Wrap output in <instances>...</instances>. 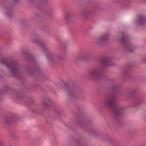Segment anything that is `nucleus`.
<instances>
[{
    "label": "nucleus",
    "mask_w": 146,
    "mask_h": 146,
    "mask_svg": "<svg viewBox=\"0 0 146 146\" xmlns=\"http://www.w3.org/2000/svg\"><path fill=\"white\" fill-rule=\"evenodd\" d=\"M117 96L116 93H112L104 101L105 105L111 109L116 119L119 118L120 116L124 113L125 109L123 106L116 104L118 101Z\"/></svg>",
    "instance_id": "obj_1"
},
{
    "label": "nucleus",
    "mask_w": 146,
    "mask_h": 146,
    "mask_svg": "<svg viewBox=\"0 0 146 146\" xmlns=\"http://www.w3.org/2000/svg\"><path fill=\"white\" fill-rule=\"evenodd\" d=\"M32 36L33 41L38 45L42 50L45 52V55L49 62H55L58 60H63V58L61 55H52L46 52H48L49 50L48 48L46 46V44L44 41L40 40L38 35L35 34L33 35Z\"/></svg>",
    "instance_id": "obj_2"
},
{
    "label": "nucleus",
    "mask_w": 146,
    "mask_h": 146,
    "mask_svg": "<svg viewBox=\"0 0 146 146\" xmlns=\"http://www.w3.org/2000/svg\"><path fill=\"white\" fill-rule=\"evenodd\" d=\"M0 61L2 64L7 67L13 75L17 77L20 66L16 62L10 59H1Z\"/></svg>",
    "instance_id": "obj_3"
},
{
    "label": "nucleus",
    "mask_w": 146,
    "mask_h": 146,
    "mask_svg": "<svg viewBox=\"0 0 146 146\" xmlns=\"http://www.w3.org/2000/svg\"><path fill=\"white\" fill-rule=\"evenodd\" d=\"M121 38L119 36L118 38L119 39V41L121 46L125 50L126 53H132L134 52V50L131 49L133 47V45L129 41V36L125 34V33L122 32L121 33Z\"/></svg>",
    "instance_id": "obj_4"
},
{
    "label": "nucleus",
    "mask_w": 146,
    "mask_h": 146,
    "mask_svg": "<svg viewBox=\"0 0 146 146\" xmlns=\"http://www.w3.org/2000/svg\"><path fill=\"white\" fill-rule=\"evenodd\" d=\"M103 67L101 65L95 66L89 71L88 74L91 78L94 79H98L101 77Z\"/></svg>",
    "instance_id": "obj_5"
},
{
    "label": "nucleus",
    "mask_w": 146,
    "mask_h": 146,
    "mask_svg": "<svg viewBox=\"0 0 146 146\" xmlns=\"http://www.w3.org/2000/svg\"><path fill=\"white\" fill-rule=\"evenodd\" d=\"M64 90L69 96L71 98H76V97L77 88L75 87L70 86L67 82L64 84Z\"/></svg>",
    "instance_id": "obj_6"
},
{
    "label": "nucleus",
    "mask_w": 146,
    "mask_h": 146,
    "mask_svg": "<svg viewBox=\"0 0 146 146\" xmlns=\"http://www.w3.org/2000/svg\"><path fill=\"white\" fill-rule=\"evenodd\" d=\"M108 36V34L106 33L97 38L95 40L96 44L99 46H102L105 44Z\"/></svg>",
    "instance_id": "obj_7"
},
{
    "label": "nucleus",
    "mask_w": 146,
    "mask_h": 146,
    "mask_svg": "<svg viewBox=\"0 0 146 146\" xmlns=\"http://www.w3.org/2000/svg\"><path fill=\"white\" fill-rule=\"evenodd\" d=\"M19 119V117L17 115L13 114L8 117H5L3 121V122L6 125H9L16 122Z\"/></svg>",
    "instance_id": "obj_8"
},
{
    "label": "nucleus",
    "mask_w": 146,
    "mask_h": 146,
    "mask_svg": "<svg viewBox=\"0 0 146 146\" xmlns=\"http://www.w3.org/2000/svg\"><path fill=\"white\" fill-rule=\"evenodd\" d=\"M100 63L104 66L112 65L111 59L108 57H105L100 58L99 60Z\"/></svg>",
    "instance_id": "obj_9"
},
{
    "label": "nucleus",
    "mask_w": 146,
    "mask_h": 146,
    "mask_svg": "<svg viewBox=\"0 0 146 146\" xmlns=\"http://www.w3.org/2000/svg\"><path fill=\"white\" fill-rule=\"evenodd\" d=\"M37 10L40 12L42 14L46 15L49 16L53 15L54 14L53 10L51 9H49L45 11H43L42 10L40 6H37L36 7Z\"/></svg>",
    "instance_id": "obj_10"
},
{
    "label": "nucleus",
    "mask_w": 146,
    "mask_h": 146,
    "mask_svg": "<svg viewBox=\"0 0 146 146\" xmlns=\"http://www.w3.org/2000/svg\"><path fill=\"white\" fill-rule=\"evenodd\" d=\"M51 100L48 98H45L43 99L42 100L41 107L43 109L48 107L52 104Z\"/></svg>",
    "instance_id": "obj_11"
},
{
    "label": "nucleus",
    "mask_w": 146,
    "mask_h": 146,
    "mask_svg": "<svg viewBox=\"0 0 146 146\" xmlns=\"http://www.w3.org/2000/svg\"><path fill=\"white\" fill-rule=\"evenodd\" d=\"M23 54L26 58V59L27 60L30 61L33 64L35 63L36 62V60L33 55L30 54L29 52H24Z\"/></svg>",
    "instance_id": "obj_12"
},
{
    "label": "nucleus",
    "mask_w": 146,
    "mask_h": 146,
    "mask_svg": "<svg viewBox=\"0 0 146 146\" xmlns=\"http://www.w3.org/2000/svg\"><path fill=\"white\" fill-rule=\"evenodd\" d=\"M131 66H127L125 67L123 69V73L122 74L123 78L126 80H128L130 78L129 73L130 72V69Z\"/></svg>",
    "instance_id": "obj_13"
},
{
    "label": "nucleus",
    "mask_w": 146,
    "mask_h": 146,
    "mask_svg": "<svg viewBox=\"0 0 146 146\" xmlns=\"http://www.w3.org/2000/svg\"><path fill=\"white\" fill-rule=\"evenodd\" d=\"M4 7L6 11V15L9 18L12 17H13L12 14L13 6L10 5H7L5 6Z\"/></svg>",
    "instance_id": "obj_14"
},
{
    "label": "nucleus",
    "mask_w": 146,
    "mask_h": 146,
    "mask_svg": "<svg viewBox=\"0 0 146 146\" xmlns=\"http://www.w3.org/2000/svg\"><path fill=\"white\" fill-rule=\"evenodd\" d=\"M88 52L85 51H83L79 52L77 55L78 59H86L89 57Z\"/></svg>",
    "instance_id": "obj_15"
},
{
    "label": "nucleus",
    "mask_w": 146,
    "mask_h": 146,
    "mask_svg": "<svg viewBox=\"0 0 146 146\" xmlns=\"http://www.w3.org/2000/svg\"><path fill=\"white\" fill-rule=\"evenodd\" d=\"M138 19L136 21L137 23L140 25L145 24L146 22V17L143 15H139L138 17Z\"/></svg>",
    "instance_id": "obj_16"
},
{
    "label": "nucleus",
    "mask_w": 146,
    "mask_h": 146,
    "mask_svg": "<svg viewBox=\"0 0 146 146\" xmlns=\"http://www.w3.org/2000/svg\"><path fill=\"white\" fill-rule=\"evenodd\" d=\"M77 123L78 124L80 127H84L85 125L88 124L90 123L91 122L86 120L84 119H81L78 121Z\"/></svg>",
    "instance_id": "obj_17"
},
{
    "label": "nucleus",
    "mask_w": 146,
    "mask_h": 146,
    "mask_svg": "<svg viewBox=\"0 0 146 146\" xmlns=\"http://www.w3.org/2000/svg\"><path fill=\"white\" fill-rule=\"evenodd\" d=\"M80 14L82 16L87 18V16L90 14V12L87 9H84L80 11Z\"/></svg>",
    "instance_id": "obj_18"
},
{
    "label": "nucleus",
    "mask_w": 146,
    "mask_h": 146,
    "mask_svg": "<svg viewBox=\"0 0 146 146\" xmlns=\"http://www.w3.org/2000/svg\"><path fill=\"white\" fill-rule=\"evenodd\" d=\"M144 101L142 98L140 97H137L135 99V106L137 107L142 104Z\"/></svg>",
    "instance_id": "obj_19"
},
{
    "label": "nucleus",
    "mask_w": 146,
    "mask_h": 146,
    "mask_svg": "<svg viewBox=\"0 0 146 146\" xmlns=\"http://www.w3.org/2000/svg\"><path fill=\"white\" fill-rule=\"evenodd\" d=\"M72 16V15L69 12H67L66 13L64 16V21L66 23H68L70 19Z\"/></svg>",
    "instance_id": "obj_20"
},
{
    "label": "nucleus",
    "mask_w": 146,
    "mask_h": 146,
    "mask_svg": "<svg viewBox=\"0 0 146 146\" xmlns=\"http://www.w3.org/2000/svg\"><path fill=\"white\" fill-rule=\"evenodd\" d=\"M119 88V86L116 84H114L108 89L110 92L113 91L117 90Z\"/></svg>",
    "instance_id": "obj_21"
},
{
    "label": "nucleus",
    "mask_w": 146,
    "mask_h": 146,
    "mask_svg": "<svg viewBox=\"0 0 146 146\" xmlns=\"http://www.w3.org/2000/svg\"><path fill=\"white\" fill-rule=\"evenodd\" d=\"M89 133L92 135H97L96 131L94 129L91 130L89 132Z\"/></svg>",
    "instance_id": "obj_22"
},
{
    "label": "nucleus",
    "mask_w": 146,
    "mask_h": 146,
    "mask_svg": "<svg viewBox=\"0 0 146 146\" xmlns=\"http://www.w3.org/2000/svg\"><path fill=\"white\" fill-rule=\"evenodd\" d=\"M45 31L47 35H49L50 34V31L47 27H45Z\"/></svg>",
    "instance_id": "obj_23"
},
{
    "label": "nucleus",
    "mask_w": 146,
    "mask_h": 146,
    "mask_svg": "<svg viewBox=\"0 0 146 146\" xmlns=\"http://www.w3.org/2000/svg\"><path fill=\"white\" fill-rule=\"evenodd\" d=\"M39 17L40 15H38V13H36L35 14V15L32 18L33 20H36L39 18Z\"/></svg>",
    "instance_id": "obj_24"
},
{
    "label": "nucleus",
    "mask_w": 146,
    "mask_h": 146,
    "mask_svg": "<svg viewBox=\"0 0 146 146\" xmlns=\"http://www.w3.org/2000/svg\"><path fill=\"white\" fill-rule=\"evenodd\" d=\"M43 5L44 6H48L49 5V3L47 0L41 2Z\"/></svg>",
    "instance_id": "obj_25"
},
{
    "label": "nucleus",
    "mask_w": 146,
    "mask_h": 146,
    "mask_svg": "<svg viewBox=\"0 0 146 146\" xmlns=\"http://www.w3.org/2000/svg\"><path fill=\"white\" fill-rule=\"evenodd\" d=\"M1 3L2 4H5L7 5V2L6 0H0Z\"/></svg>",
    "instance_id": "obj_26"
},
{
    "label": "nucleus",
    "mask_w": 146,
    "mask_h": 146,
    "mask_svg": "<svg viewBox=\"0 0 146 146\" xmlns=\"http://www.w3.org/2000/svg\"><path fill=\"white\" fill-rule=\"evenodd\" d=\"M135 90H132L131 92L128 95L130 96H131L135 92Z\"/></svg>",
    "instance_id": "obj_27"
},
{
    "label": "nucleus",
    "mask_w": 146,
    "mask_h": 146,
    "mask_svg": "<svg viewBox=\"0 0 146 146\" xmlns=\"http://www.w3.org/2000/svg\"><path fill=\"white\" fill-rule=\"evenodd\" d=\"M4 143L0 140V146H4Z\"/></svg>",
    "instance_id": "obj_28"
},
{
    "label": "nucleus",
    "mask_w": 146,
    "mask_h": 146,
    "mask_svg": "<svg viewBox=\"0 0 146 146\" xmlns=\"http://www.w3.org/2000/svg\"><path fill=\"white\" fill-rule=\"evenodd\" d=\"M141 61L143 62L146 63V58H144L142 59Z\"/></svg>",
    "instance_id": "obj_29"
},
{
    "label": "nucleus",
    "mask_w": 146,
    "mask_h": 146,
    "mask_svg": "<svg viewBox=\"0 0 146 146\" xmlns=\"http://www.w3.org/2000/svg\"><path fill=\"white\" fill-rule=\"evenodd\" d=\"M4 88L6 90H8L9 88V87L8 86H5Z\"/></svg>",
    "instance_id": "obj_30"
},
{
    "label": "nucleus",
    "mask_w": 146,
    "mask_h": 146,
    "mask_svg": "<svg viewBox=\"0 0 146 146\" xmlns=\"http://www.w3.org/2000/svg\"><path fill=\"white\" fill-rule=\"evenodd\" d=\"M29 99V100L31 101L32 102V103H33V100L31 98H30Z\"/></svg>",
    "instance_id": "obj_31"
},
{
    "label": "nucleus",
    "mask_w": 146,
    "mask_h": 146,
    "mask_svg": "<svg viewBox=\"0 0 146 146\" xmlns=\"http://www.w3.org/2000/svg\"><path fill=\"white\" fill-rule=\"evenodd\" d=\"M14 2L15 3H17L19 0H13Z\"/></svg>",
    "instance_id": "obj_32"
},
{
    "label": "nucleus",
    "mask_w": 146,
    "mask_h": 146,
    "mask_svg": "<svg viewBox=\"0 0 146 146\" xmlns=\"http://www.w3.org/2000/svg\"><path fill=\"white\" fill-rule=\"evenodd\" d=\"M1 77H2L0 75V78H1Z\"/></svg>",
    "instance_id": "obj_33"
},
{
    "label": "nucleus",
    "mask_w": 146,
    "mask_h": 146,
    "mask_svg": "<svg viewBox=\"0 0 146 146\" xmlns=\"http://www.w3.org/2000/svg\"><path fill=\"white\" fill-rule=\"evenodd\" d=\"M27 72L28 73H30V72L29 71H27Z\"/></svg>",
    "instance_id": "obj_34"
},
{
    "label": "nucleus",
    "mask_w": 146,
    "mask_h": 146,
    "mask_svg": "<svg viewBox=\"0 0 146 146\" xmlns=\"http://www.w3.org/2000/svg\"><path fill=\"white\" fill-rule=\"evenodd\" d=\"M111 80V81H114V80H113V79H112V80Z\"/></svg>",
    "instance_id": "obj_35"
}]
</instances>
